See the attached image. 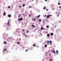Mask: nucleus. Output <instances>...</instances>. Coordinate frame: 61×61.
Listing matches in <instances>:
<instances>
[{"label": "nucleus", "instance_id": "f03ea898", "mask_svg": "<svg viewBox=\"0 0 61 61\" xmlns=\"http://www.w3.org/2000/svg\"><path fill=\"white\" fill-rule=\"evenodd\" d=\"M52 15H48L46 17L47 18H49V17H50V16H52Z\"/></svg>", "mask_w": 61, "mask_h": 61}, {"label": "nucleus", "instance_id": "2eb2a0df", "mask_svg": "<svg viewBox=\"0 0 61 61\" xmlns=\"http://www.w3.org/2000/svg\"><path fill=\"white\" fill-rule=\"evenodd\" d=\"M26 33H29V31H28V30H27Z\"/></svg>", "mask_w": 61, "mask_h": 61}, {"label": "nucleus", "instance_id": "c9c22d12", "mask_svg": "<svg viewBox=\"0 0 61 61\" xmlns=\"http://www.w3.org/2000/svg\"><path fill=\"white\" fill-rule=\"evenodd\" d=\"M45 17H46V15H45Z\"/></svg>", "mask_w": 61, "mask_h": 61}, {"label": "nucleus", "instance_id": "0eeeda50", "mask_svg": "<svg viewBox=\"0 0 61 61\" xmlns=\"http://www.w3.org/2000/svg\"><path fill=\"white\" fill-rule=\"evenodd\" d=\"M8 16L9 17H11V14L8 15Z\"/></svg>", "mask_w": 61, "mask_h": 61}, {"label": "nucleus", "instance_id": "e433bc0d", "mask_svg": "<svg viewBox=\"0 0 61 61\" xmlns=\"http://www.w3.org/2000/svg\"><path fill=\"white\" fill-rule=\"evenodd\" d=\"M46 10V11H48V9H47Z\"/></svg>", "mask_w": 61, "mask_h": 61}, {"label": "nucleus", "instance_id": "a878e982", "mask_svg": "<svg viewBox=\"0 0 61 61\" xmlns=\"http://www.w3.org/2000/svg\"><path fill=\"white\" fill-rule=\"evenodd\" d=\"M25 51V52H27V51H28V50H26Z\"/></svg>", "mask_w": 61, "mask_h": 61}, {"label": "nucleus", "instance_id": "aec40b11", "mask_svg": "<svg viewBox=\"0 0 61 61\" xmlns=\"http://www.w3.org/2000/svg\"><path fill=\"white\" fill-rule=\"evenodd\" d=\"M47 42L48 43V44L49 43V41H47Z\"/></svg>", "mask_w": 61, "mask_h": 61}, {"label": "nucleus", "instance_id": "bb28decb", "mask_svg": "<svg viewBox=\"0 0 61 61\" xmlns=\"http://www.w3.org/2000/svg\"><path fill=\"white\" fill-rule=\"evenodd\" d=\"M33 46H36V45L35 44H33Z\"/></svg>", "mask_w": 61, "mask_h": 61}, {"label": "nucleus", "instance_id": "4c0bfd02", "mask_svg": "<svg viewBox=\"0 0 61 61\" xmlns=\"http://www.w3.org/2000/svg\"><path fill=\"white\" fill-rule=\"evenodd\" d=\"M29 16L30 17L31 16V15H29Z\"/></svg>", "mask_w": 61, "mask_h": 61}, {"label": "nucleus", "instance_id": "4468645a", "mask_svg": "<svg viewBox=\"0 0 61 61\" xmlns=\"http://www.w3.org/2000/svg\"><path fill=\"white\" fill-rule=\"evenodd\" d=\"M31 26H32L33 27H35L36 26L34 25H32Z\"/></svg>", "mask_w": 61, "mask_h": 61}, {"label": "nucleus", "instance_id": "6ab92c4d", "mask_svg": "<svg viewBox=\"0 0 61 61\" xmlns=\"http://www.w3.org/2000/svg\"><path fill=\"white\" fill-rule=\"evenodd\" d=\"M47 28H49V26L48 25H47L46 26Z\"/></svg>", "mask_w": 61, "mask_h": 61}, {"label": "nucleus", "instance_id": "f8f14e48", "mask_svg": "<svg viewBox=\"0 0 61 61\" xmlns=\"http://www.w3.org/2000/svg\"><path fill=\"white\" fill-rule=\"evenodd\" d=\"M53 35H54V33H52L51 34V36H53Z\"/></svg>", "mask_w": 61, "mask_h": 61}, {"label": "nucleus", "instance_id": "7c9ffc66", "mask_svg": "<svg viewBox=\"0 0 61 61\" xmlns=\"http://www.w3.org/2000/svg\"><path fill=\"white\" fill-rule=\"evenodd\" d=\"M20 15H19V16H18L19 17H20Z\"/></svg>", "mask_w": 61, "mask_h": 61}, {"label": "nucleus", "instance_id": "7ed1b4c3", "mask_svg": "<svg viewBox=\"0 0 61 61\" xmlns=\"http://www.w3.org/2000/svg\"><path fill=\"white\" fill-rule=\"evenodd\" d=\"M11 39H12V38L11 37H9L8 38V40L9 41H10Z\"/></svg>", "mask_w": 61, "mask_h": 61}, {"label": "nucleus", "instance_id": "393cba45", "mask_svg": "<svg viewBox=\"0 0 61 61\" xmlns=\"http://www.w3.org/2000/svg\"><path fill=\"white\" fill-rule=\"evenodd\" d=\"M45 47H47V45H45Z\"/></svg>", "mask_w": 61, "mask_h": 61}, {"label": "nucleus", "instance_id": "c85d7f7f", "mask_svg": "<svg viewBox=\"0 0 61 61\" xmlns=\"http://www.w3.org/2000/svg\"><path fill=\"white\" fill-rule=\"evenodd\" d=\"M19 8H21V7H21V6H19Z\"/></svg>", "mask_w": 61, "mask_h": 61}, {"label": "nucleus", "instance_id": "37998d69", "mask_svg": "<svg viewBox=\"0 0 61 61\" xmlns=\"http://www.w3.org/2000/svg\"><path fill=\"white\" fill-rule=\"evenodd\" d=\"M25 33H24V35H25Z\"/></svg>", "mask_w": 61, "mask_h": 61}, {"label": "nucleus", "instance_id": "f3484780", "mask_svg": "<svg viewBox=\"0 0 61 61\" xmlns=\"http://www.w3.org/2000/svg\"><path fill=\"white\" fill-rule=\"evenodd\" d=\"M25 5V4H23L22 5V6H23V7H24Z\"/></svg>", "mask_w": 61, "mask_h": 61}, {"label": "nucleus", "instance_id": "f257e3e1", "mask_svg": "<svg viewBox=\"0 0 61 61\" xmlns=\"http://www.w3.org/2000/svg\"><path fill=\"white\" fill-rule=\"evenodd\" d=\"M56 13L57 14V15H56L57 16V17H58L59 16V15H60V13H59V12H56Z\"/></svg>", "mask_w": 61, "mask_h": 61}, {"label": "nucleus", "instance_id": "412c9836", "mask_svg": "<svg viewBox=\"0 0 61 61\" xmlns=\"http://www.w3.org/2000/svg\"><path fill=\"white\" fill-rule=\"evenodd\" d=\"M42 21V20H41V19H39V21Z\"/></svg>", "mask_w": 61, "mask_h": 61}, {"label": "nucleus", "instance_id": "39448f33", "mask_svg": "<svg viewBox=\"0 0 61 61\" xmlns=\"http://www.w3.org/2000/svg\"><path fill=\"white\" fill-rule=\"evenodd\" d=\"M52 52H53L54 54H56V52H55V51L53 50Z\"/></svg>", "mask_w": 61, "mask_h": 61}, {"label": "nucleus", "instance_id": "9b49d317", "mask_svg": "<svg viewBox=\"0 0 61 61\" xmlns=\"http://www.w3.org/2000/svg\"><path fill=\"white\" fill-rule=\"evenodd\" d=\"M4 44H7V43L5 41H4Z\"/></svg>", "mask_w": 61, "mask_h": 61}, {"label": "nucleus", "instance_id": "a19ab883", "mask_svg": "<svg viewBox=\"0 0 61 61\" xmlns=\"http://www.w3.org/2000/svg\"><path fill=\"white\" fill-rule=\"evenodd\" d=\"M45 1H47V0H45Z\"/></svg>", "mask_w": 61, "mask_h": 61}, {"label": "nucleus", "instance_id": "dca6fc26", "mask_svg": "<svg viewBox=\"0 0 61 61\" xmlns=\"http://www.w3.org/2000/svg\"><path fill=\"white\" fill-rule=\"evenodd\" d=\"M56 54H58V51H56Z\"/></svg>", "mask_w": 61, "mask_h": 61}, {"label": "nucleus", "instance_id": "473e14b6", "mask_svg": "<svg viewBox=\"0 0 61 61\" xmlns=\"http://www.w3.org/2000/svg\"><path fill=\"white\" fill-rule=\"evenodd\" d=\"M59 8H61V7L60 6L59 7Z\"/></svg>", "mask_w": 61, "mask_h": 61}, {"label": "nucleus", "instance_id": "49530a36", "mask_svg": "<svg viewBox=\"0 0 61 61\" xmlns=\"http://www.w3.org/2000/svg\"><path fill=\"white\" fill-rule=\"evenodd\" d=\"M32 0V1H33L34 0Z\"/></svg>", "mask_w": 61, "mask_h": 61}, {"label": "nucleus", "instance_id": "423d86ee", "mask_svg": "<svg viewBox=\"0 0 61 61\" xmlns=\"http://www.w3.org/2000/svg\"><path fill=\"white\" fill-rule=\"evenodd\" d=\"M5 51H7V50H6V49H3V53H4V52H5Z\"/></svg>", "mask_w": 61, "mask_h": 61}, {"label": "nucleus", "instance_id": "20e7f679", "mask_svg": "<svg viewBox=\"0 0 61 61\" xmlns=\"http://www.w3.org/2000/svg\"><path fill=\"white\" fill-rule=\"evenodd\" d=\"M23 18H21L20 19H19L18 20L19 21H21V20H23Z\"/></svg>", "mask_w": 61, "mask_h": 61}, {"label": "nucleus", "instance_id": "79ce46f5", "mask_svg": "<svg viewBox=\"0 0 61 61\" xmlns=\"http://www.w3.org/2000/svg\"><path fill=\"white\" fill-rule=\"evenodd\" d=\"M29 7H31V6H29Z\"/></svg>", "mask_w": 61, "mask_h": 61}, {"label": "nucleus", "instance_id": "2f4dec72", "mask_svg": "<svg viewBox=\"0 0 61 61\" xmlns=\"http://www.w3.org/2000/svg\"><path fill=\"white\" fill-rule=\"evenodd\" d=\"M8 8H10V6H8Z\"/></svg>", "mask_w": 61, "mask_h": 61}, {"label": "nucleus", "instance_id": "a211bd4d", "mask_svg": "<svg viewBox=\"0 0 61 61\" xmlns=\"http://www.w3.org/2000/svg\"><path fill=\"white\" fill-rule=\"evenodd\" d=\"M40 16H41L40 15H38L37 16V18H38V17H40Z\"/></svg>", "mask_w": 61, "mask_h": 61}, {"label": "nucleus", "instance_id": "f704fd0d", "mask_svg": "<svg viewBox=\"0 0 61 61\" xmlns=\"http://www.w3.org/2000/svg\"><path fill=\"white\" fill-rule=\"evenodd\" d=\"M50 61H52V59H50Z\"/></svg>", "mask_w": 61, "mask_h": 61}, {"label": "nucleus", "instance_id": "6e6552de", "mask_svg": "<svg viewBox=\"0 0 61 61\" xmlns=\"http://www.w3.org/2000/svg\"><path fill=\"white\" fill-rule=\"evenodd\" d=\"M41 29L42 30H44V28L43 27H41Z\"/></svg>", "mask_w": 61, "mask_h": 61}, {"label": "nucleus", "instance_id": "72a5a7b5", "mask_svg": "<svg viewBox=\"0 0 61 61\" xmlns=\"http://www.w3.org/2000/svg\"><path fill=\"white\" fill-rule=\"evenodd\" d=\"M23 31H25V29H23Z\"/></svg>", "mask_w": 61, "mask_h": 61}, {"label": "nucleus", "instance_id": "1a4fd4ad", "mask_svg": "<svg viewBox=\"0 0 61 61\" xmlns=\"http://www.w3.org/2000/svg\"><path fill=\"white\" fill-rule=\"evenodd\" d=\"M9 23H10V22H9L8 23H7V25H9Z\"/></svg>", "mask_w": 61, "mask_h": 61}, {"label": "nucleus", "instance_id": "4be33fe9", "mask_svg": "<svg viewBox=\"0 0 61 61\" xmlns=\"http://www.w3.org/2000/svg\"><path fill=\"white\" fill-rule=\"evenodd\" d=\"M46 9V8L45 7H44L43 8V9Z\"/></svg>", "mask_w": 61, "mask_h": 61}, {"label": "nucleus", "instance_id": "a18cd8bd", "mask_svg": "<svg viewBox=\"0 0 61 61\" xmlns=\"http://www.w3.org/2000/svg\"><path fill=\"white\" fill-rule=\"evenodd\" d=\"M34 20H35V19H34Z\"/></svg>", "mask_w": 61, "mask_h": 61}, {"label": "nucleus", "instance_id": "ea45409f", "mask_svg": "<svg viewBox=\"0 0 61 61\" xmlns=\"http://www.w3.org/2000/svg\"><path fill=\"white\" fill-rule=\"evenodd\" d=\"M20 33V31H19L18 32V33Z\"/></svg>", "mask_w": 61, "mask_h": 61}, {"label": "nucleus", "instance_id": "c756f323", "mask_svg": "<svg viewBox=\"0 0 61 61\" xmlns=\"http://www.w3.org/2000/svg\"><path fill=\"white\" fill-rule=\"evenodd\" d=\"M49 42H50V43H52V41H50Z\"/></svg>", "mask_w": 61, "mask_h": 61}, {"label": "nucleus", "instance_id": "cd10ccee", "mask_svg": "<svg viewBox=\"0 0 61 61\" xmlns=\"http://www.w3.org/2000/svg\"><path fill=\"white\" fill-rule=\"evenodd\" d=\"M58 5H60V3H58Z\"/></svg>", "mask_w": 61, "mask_h": 61}, {"label": "nucleus", "instance_id": "5701e85b", "mask_svg": "<svg viewBox=\"0 0 61 61\" xmlns=\"http://www.w3.org/2000/svg\"><path fill=\"white\" fill-rule=\"evenodd\" d=\"M24 36H25V37H27V35H24Z\"/></svg>", "mask_w": 61, "mask_h": 61}, {"label": "nucleus", "instance_id": "9d476101", "mask_svg": "<svg viewBox=\"0 0 61 61\" xmlns=\"http://www.w3.org/2000/svg\"><path fill=\"white\" fill-rule=\"evenodd\" d=\"M4 15H5V11H4V13L3 14Z\"/></svg>", "mask_w": 61, "mask_h": 61}, {"label": "nucleus", "instance_id": "b1692460", "mask_svg": "<svg viewBox=\"0 0 61 61\" xmlns=\"http://www.w3.org/2000/svg\"><path fill=\"white\" fill-rule=\"evenodd\" d=\"M17 44H18V45H19L20 43L19 42H17Z\"/></svg>", "mask_w": 61, "mask_h": 61}, {"label": "nucleus", "instance_id": "c03bdc74", "mask_svg": "<svg viewBox=\"0 0 61 61\" xmlns=\"http://www.w3.org/2000/svg\"><path fill=\"white\" fill-rule=\"evenodd\" d=\"M49 56H51V55L50 54V55H49Z\"/></svg>", "mask_w": 61, "mask_h": 61}, {"label": "nucleus", "instance_id": "ddd939ff", "mask_svg": "<svg viewBox=\"0 0 61 61\" xmlns=\"http://www.w3.org/2000/svg\"><path fill=\"white\" fill-rule=\"evenodd\" d=\"M47 36H50V35L49 34H47Z\"/></svg>", "mask_w": 61, "mask_h": 61}, {"label": "nucleus", "instance_id": "58836bf2", "mask_svg": "<svg viewBox=\"0 0 61 61\" xmlns=\"http://www.w3.org/2000/svg\"><path fill=\"white\" fill-rule=\"evenodd\" d=\"M50 45L51 46V45H52V44H51V43H50Z\"/></svg>", "mask_w": 61, "mask_h": 61}]
</instances>
